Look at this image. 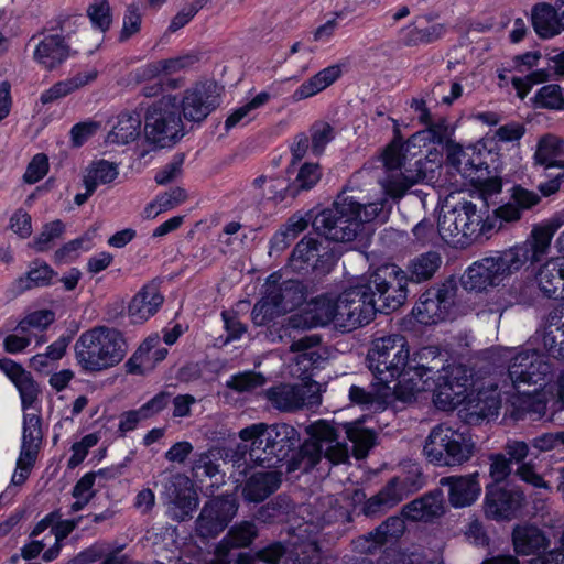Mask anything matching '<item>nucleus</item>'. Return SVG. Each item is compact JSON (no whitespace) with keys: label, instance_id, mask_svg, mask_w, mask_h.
Returning <instances> with one entry per match:
<instances>
[{"label":"nucleus","instance_id":"1","mask_svg":"<svg viewBox=\"0 0 564 564\" xmlns=\"http://www.w3.org/2000/svg\"><path fill=\"white\" fill-rule=\"evenodd\" d=\"M435 354L424 348L413 357L406 339L400 335L377 338L368 351L367 360L376 384L391 387L394 398L411 402L420 393L434 389V403L444 411L460 405L470 415L480 419L496 416L501 404V391L495 378L473 379L471 371L462 364H448L432 381V369L421 362L423 356Z\"/></svg>","mask_w":564,"mask_h":564},{"label":"nucleus","instance_id":"2","mask_svg":"<svg viewBox=\"0 0 564 564\" xmlns=\"http://www.w3.org/2000/svg\"><path fill=\"white\" fill-rule=\"evenodd\" d=\"M406 155L397 145H390L383 153L387 176L380 185L384 197L376 202L361 204L352 196L340 194L333 206L318 213L313 219V227L328 239L348 242L361 236L365 224L373 220L383 212L388 198L399 200L415 184L432 181L437 164L432 160L419 159L414 167L405 163Z\"/></svg>","mask_w":564,"mask_h":564},{"label":"nucleus","instance_id":"3","mask_svg":"<svg viewBox=\"0 0 564 564\" xmlns=\"http://www.w3.org/2000/svg\"><path fill=\"white\" fill-rule=\"evenodd\" d=\"M74 352L84 372L98 373L118 366L127 356L128 344L119 329L96 326L79 335Z\"/></svg>","mask_w":564,"mask_h":564},{"label":"nucleus","instance_id":"4","mask_svg":"<svg viewBox=\"0 0 564 564\" xmlns=\"http://www.w3.org/2000/svg\"><path fill=\"white\" fill-rule=\"evenodd\" d=\"M241 441L249 443L250 457L260 464L275 466L284 460L300 441L299 432L289 424L257 423L239 432Z\"/></svg>","mask_w":564,"mask_h":564},{"label":"nucleus","instance_id":"5","mask_svg":"<svg viewBox=\"0 0 564 564\" xmlns=\"http://www.w3.org/2000/svg\"><path fill=\"white\" fill-rule=\"evenodd\" d=\"M495 225L471 202H462L453 207H443L438 215L437 232L448 245L465 247L494 229Z\"/></svg>","mask_w":564,"mask_h":564},{"label":"nucleus","instance_id":"6","mask_svg":"<svg viewBox=\"0 0 564 564\" xmlns=\"http://www.w3.org/2000/svg\"><path fill=\"white\" fill-rule=\"evenodd\" d=\"M528 260L527 247H513L496 256L482 258L466 270L464 288L481 292L498 286L508 276L518 272Z\"/></svg>","mask_w":564,"mask_h":564},{"label":"nucleus","instance_id":"7","mask_svg":"<svg viewBox=\"0 0 564 564\" xmlns=\"http://www.w3.org/2000/svg\"><path fill=\"white\" fill-rule=\"evenodd\" d=\"M306 433L311 440L305 442L297 453L300 459L293 458L288 462V473L301 467L305 470L313 468L322 455L334 464H339L348 457L346 445L338 441V431L332 423L325 420L316 421L306 427Z\"/></svg>","mask_w":564,"mask_h":564},{"label":"nucleus","instance_id":"8","mask_svg":"<svg viewBox=\"0 0 564 564\" xmlns=\"http://www.w3.org/2000/svg\"><path fill=\"white\" fill-rule=\"evenodd\" d=\"M474 448L467 433L440 424L430 432L423 453L436 466H459L471 458Z\"/></svg>","mask_w":564,"mask_h":564},{"label":"nucleus","instance_id":"9","mask_svg":"<svg viewBox=\"0 0 564 564\" xmlns=\"http://www.w3.org/2000/svg\"><path fill=\"white\" fill-rule=\"evenodd\" d=\"M408 275L395 264H384L361 283L366 299H373L376 314L389 313L402 306L408 296Z\"/></svg>","mask_w":564,"mask_h":564},{"label":"nucleus","instance_id":"10","mask_svg":"<svg viewBox=\"0 0 564 564\" xmlns=\"http://www.w3.org/2000/svg\"><path fill=\"white\" fill-rule=\"evenodd\" d=\"M186 133L175 96H164L153 102L145 115L144 134L149 142L165 148Z\"/></svg>","mask_w":564,"mask_h":564},{"label":"nucleus","instance_id":"11","mask_svg":"<svg viewBox=\"0 0 564 564\" xmlns=\"http://www.w3.org/2000/svg\"><path fill=\"white\" fill-rule=\"evenodd\" d=\"M304 300L302 285L296 281L278 283L272 274L264 283V295L252 310V321L256 325H265L275 317L286 314Z\"/></svg>","mask_w":564,"mask_h":564},{"label":"nucleus","instance_id":"12","mask_svg":"<svg viewBox=\"0 0 564 564\" xmlns=\"http://www.w3.org/2000/svg\"><path fill=\"white\" fill-rule=\"evenodd\" d=\"M358 283L340 293L335 292V328L349 332L369 324L376 316L373 299Z\"/></svg>","mask_w":564,"mask_h":564},{"label":"nucleus","instance_id":"13","mask_svg":"<svg viewBox=\"0 0 564 564\" xmlns=\"http://www.w3.org/2000/svg\"><path fill=\"white\" fill-rule=\"evenodd\" d=\"M177 104L184 120L200 124L219 107V88L212 82L196 84L183 93Z\"/></svg>","mask_w":564,"mask_h":564},{"label":"nucleus","instance_id":"14","mask_svg":"<svg viewBox=\"0 0 564 564\" xmlns=\"http://www.w3.org/2000/svg\"><path fill=\"white\" fill-rule=\"evenodd\" d=\"M238 511V501L235 496H218L208 500L197 520L196 532L202 538H215L221 533Z\"/></svg>","mask_w":564,"mask_h":564},{"label":"nucleus","instance_id":"15","mask_svg":"<svg viewBox=\"0 0 564 564\" xmlns=\"http://www.w3.org/2000/svg\"><path fill=\"white\" fill-rule=\"evenodd\" d=\"M507 351L512 354L508 375L514 389L520 390L521 386L542 384L541 382L550 372V366L541 354L531 349L518 352L507 349Z\"/></svg>","mask_w":564,"mask_h":564},{"label":"nucleus","instance_id":"16","mask_svg":"<svg viewBox=\"0 0 564 564\" xmlns=\"http://www.w3.org/2000/svg\"><path fill=\"white\" fill-rule=\"evenodd\" d=\"M265 395L281 411H294L319 403L318 384L307 379L297 384H280L271 388Z\"/></svg>","mask_w":564,"mask_h":564},{"label":"nucleus","instance_id":"17","mask_svg":"<svg viewBox=\"0 0 564 564\" xmlns=\"http://www.w3.org/2000/svg\"><path fill=\"white\" fill-rule=\"evenodd\" d=\"M170 505L172 518L183 521L191 517L198 506V495L193 481L185 475L176 474L169 476L162 492Z\"/></svg>","mask_w":564,"mask_h":564},{"label":"nucleus","instance_id":"18","mask_svg":"<svg viewBox=\"0 0 564 564\" xmlns=\"http://www.w3.org/2000/svg\"><path fill=\"white\" fill-rule=\"evenodd\" d=\"M41 441L40 416L36 414H24L21 451L12 475V482L14 485L23 484L29 477L36 460Z\"/></svg>","mask_w":564,"mask_h":564},{"label":"nucleus","instance_id":"19","mask_svg":"<svg viewBox=\"0 0 564 564\" xmlns=\"http://www.w3.org/2000/svg\"><path fill=\"white\" fill-rule=\"evenodd\" d=\"M525 505L523 492L517 488L487 487L484 512L487 518L509 521L519 516Z\"/></svg>","mask_w":564,"mask_h":564},{"label":"nucleus","instance_id":"20","mask_svg":"<svg viewBox=\"0 0 564 564\" xmlns=\"http://www.w3.org/2000/svg\"><path fill=\"white\" fill-rule=\"evenodd\" d=\"M335 292H327L313 297L289 318L288 326L305 329L333 325L335 327Z\"/></svg>","mask_w":564,"mask_h":564},{"label":"nucleus","instance_id":"21","mask_svg":"<svg viewBox=\"0 0 564 564\" xmlns=\"http://www.w3.org/2000/svg\"><path fill=\"white\" fill-rule=\"evenodd\" d=\"M542 55L540 52H527L513 57V68L519 73L530 70L525 76H514L511 78V85L516 90L518 98L523 100L533 86L545 84L552 78V72L549 68H536L534 69L541 59Z\"/></svg>","mask_w":564,"mask_h":564},{"label":"nucleus","instance_id":"22","mask_svg":"<svg viewBox=\"0 0 564 564\" xmlns=\"http://www.w3.org/2000/svg\"><path fill=\"white\" fill-rule=\"evenodd\" d=\"M512 544L514 552L520 556L534 555L535 558H543L551 562L555 557V552L545 551L550 547V539L545 533L533 524H517L512 530Z\"/></svg>","mask_w":564,"mask_h":564},{"label":"nucleus","instance_id":"23","mask_svg":"<svg viewBox=\"0 0 564 564\" xmlns=\"http://www.w3.org/2000/svg\"><path fill=\"white\" fill-rule=\"evenodd\" d=\"M451 306L452 301L445 290H430L422 294L412 314L419 323L432 325L444 321Z\"/></svg>","mask_w":564,"mask_h":564},{"label":"nucleus","instance_id":"24","mask_svg":"<svg viewBox=\"0 0 564 564\" xmlns=\"http://www.w3.org/2000/svg\"><path fill=\"white\" fill-rule=\"evenodd\" d=\"M167 355L158 334L149 336L126 362L127 372L144 375L155 368Z\"/></svg>","mask_w":564,"mask_h":564},{"label":"nucleus","instance_id":"25","mask_svg":"<svg viewBox=\"0 0 564 564\" xmlns=\"http://www.w3.org/2000/svg\"><path fill=\"white\" fill-rule=\"evenodd\" d=\"M164 297L155 284L144 285L130 301L127 310L132 324H143L156 314Z\"/></svg>","mask_w":564,"mask_h":564},{"label":"nucleus","instance_id":"26","mask_svg":"<svg viewBox=\"0 0 564 564\" xmlns=\"http://www.w3.org/2000/svg\"><path fill=\"white\" fill-rule=\"evenodd\" d=\"M440 482L442 486L448 487V500L455 508L470 506L481 492L478 474L476 473L467 476L442 478Z\"/></svg>","mask_w":564,"mask_h":564},{"label":"nucleus","instance_id":"27","mask_svg":"<svg viewBox=\"0 0 564 564\" xmlns=\"http://www.w3.org/2000/svg\"><path fill=\"white\" fill-rule=\"evenodd\" d=\"M405 530L404 520L401 517H390L379 525L375 532L356 541V549L362 553H372L378 547L398 539Z\"/></svg>","mask_w":564,"mask_h":564},{"label":"nucleus","instance_id":"28","mask_svg":"<svg viewBox=\"0 0 564 564\" xmlns=\"http://www.w3.org/2000/svg\"><path fill=\"white\" fill-rule=\"evenodd\" d=\"M343 75V66L334 64L327 66L303 82L292 94L291 98L294 102L308 99L322 93L332 86Z\"/></svg>","mask_w":564,"mask_h":564},{"label":"nucleus","instance_id":"29","mask_svg":"<svg viewBox=\"0 0 564 564\" xmlns=\"http://www.w3.org/2000/svg\"><path fill=\"white\" fill-rule=\"evenodd\" d=\"M444 513V501L441 491L431 492L415 499L402 508L401 514L411 521H431Z\"/></svg>","mask_w":564,"mask_h":564},{"label":"nucleus","instance_id":"30","mask_svg":"<svg viewBox=\"0 0 564 564\" xmlns=\"http://www.w3.org/2000/svg\"><path fill=\"white\" fill-rule=\"evenodd\" d=\"M281 484V473L276 470L254 471L247 480L242 495L246 500L260 502L273 494Z\"/></svg>","mask_w":564,"mask_h":564},{"label":"nucleus","instance_id":"31","mask_svg":"<svg viewBox=\"0 0 564 564\" xmlns=\"http://www.w3.org/2000/svg\"><path fill=\"white\" fill-rule=\"evenodd\" d=\"M67 56V45L64 39L58 34L45 35L37 42L33 52L34 59L48 69L59 65Z\"/></svg>","mask_w":564,"mask_h":564},{"label":"nucleus","instance_id":"32","mask_svg":"<svg viewBox=\"0 0 564 564\" xmlns=\"http://www.w3.org/2000/svg\"><path fill=\"white\" fill-rule=\"evenodd\" d=\"M533 158L535 164L546 169L557 167L562 170V164L564 163V139L553 133L542 135L538 140Z\"/></svg>","mask_w":564,"mask_h":564},{"label":"nucleus","instance_id":"33","mask_svg":"<svg viewBox=\"0 0 564 564\" xmlns=\"http://www.w3.org/2000/svg\"><path fill=\"white\" fill-rule=\"evenodd\" d=\"M394 397L391 387L376 384L373 382L372 391H367L358 386L349 388V400L364 409L372 411H382L390 399Z\"/></svg>","mask_w":564,"mask_h":564},{"label":"nucleus","instance_id":"34","mask_svg":"<svg viewBox=\"0 0 564 564\" xmlns=\"http://www.w3.org/2000/svg\"><path fill=\"white\" fill-rule=\"evenodd\" d=\"M536 281L541 291L547 296H564V256L547 260L539 270Z\"/></svg>","mask_w":564,"mask_h":564},{"label":"nucleus","instance_id":"35","mask_svg":"<svg viewBox=\"0 0 564 564\" xmlns=\"http://www.w3.org/2000/svg\"><path fill=\"white\" fill-rule=\"evenodd\" d=\"M562 223L557 218L550 219L535 226L531 232V239L528 243L520 247H527L529 250L528 261H539L547 251L554 234L560 229Z\"/></svg>","mask_w":564,"mask_h":564},{"label":"nucleus","instance_id":"36","mask_svg":"<svg viewBox=\"0 0 564 564\" xmlns=\"http://www.w3.org/2000/svg\"><path fill=\"white\" fill-rule=\"evenodd\" d=\"M412 489L404 481L393 478L378 495L366 503V512L372 514L389 509L403 500Z\"/></svg>","mask_w":564,"mask_h":564},{"label":"nucleus","instance_id":"37","mask_svg":"<svg viewBox=\"0 0 564 564\" xmlns=\"http://www.w3.org/2000/svg\"><path fill=\"white\" fill-rule=\"evenodd\" d=\"M532 24L536 34L543 39L553 37L564 31L562 13L558 15L553 7L545 3L533 9Z\"/></svg>","mask_w":564,"mask_h":564},{"label":"nucleus","instance_id":"38","mask_svg":"<svg viewBox=\"0 0 564 564\" xmlns=\"http://www.w3.org/2000/svg\"><path fill=\"white\" fill-rule=\"evenodd\" d=\"M539 200L540 197L534 192L516 187L512 193V202L497 208L495 216L503 221H516L520 219L522 209L533 207Z\"/></svg>","mask_w":564,"mask_h":564},{"label":"nucleus","instance_id":"39","mask_svg":"<svg viewBox=\"0 0 564 564\" xmlns=\"http://www.w3.org/2000/svg\"><path fill=\"white\" fill-rule=\"evenodd\" d=\"M321 243L313 237H304L293 250L290 259V265L295 271H303L308 267L317 268L321 258L327 253L321 254Z\"/></svg>","mask_w":564,"mask_h":564},{"label":"nucleus","instance_id":"40","mask_svg":"<svg viewBox=\"0 0 564 564\" xmlns=\"http://www.w3.org/2000/svg\"><path fill=\"white\" fill-rule=\"evenodd\" d=\"M141 121L138 116L120 115L106 137L107 144L123 145L134 141L140 134Z\"/></svg>","mask_w":564,"mask_h":564},{"label":"nucleus","instance_id":"41","mask_svg":"<svg viewBox=\"0 0 564 564\" xmlns=\"http://www.w3.org/2000/svg\"><path fill=\"white\" fill-rule=\"evenodd\" d=\"M57 273L45 262L34 261L26 274L14 282V288L19 292L31 290L33 288L46 286L52 283Z\"/></svg>","mask_w":564,"mask_h":564},{"label":"nucleus","instance_id":"42","mask_svg":"<svg viewBox=\"0 0 564 564\" xmlns=\"http://www.w3.org/2000/svg\"><path fill=\"white\" fill-rule=\"evenodd\" d=\"M257 535V530L251 522H241L232 527L226 538L217 546V557L225 558L229 547L248 546Z\"/></svg>","mask_w":564,"mask_h":564},{"label":"nucleus","instance_id":"43","mask_svg":"<svg viewBox=\"0 0 564 564\" xmlns=\"http://www.w3.org/2000/svg\"><path fill=\"white\" fill-rule=\"evenodd\" d=\"M534 109L564 110V88L558 84H546L539 88L529 100Z\"/></svg>","mask_w":564,"mask_h":564},{"label":"nucleus","instance_id":"44","mask_svg":"<svg viewBox=\"0 0 564 564\" xmlns=\"http://www.w3.org/2000/svg\"><path fill=\"white\" fill-rule=\"evenodd\" d=\"M270 99L268 93H260L247 104L234 109L225 120V129L231 130L238 127H245L251 122L256 110L263 106Z\"/></svg>","mask_w":564,"mask_h":564},{"label":"nucleus","instance_id":"45","mask_svg":"<svg viewBox=\"0 0 564 564\" xmlns=\"http://www.w3.org/2000/svg\"><path fill=\"white\" fill-rule=\"evenodd\" d=\"M441 257L436 252H426L415 257L408 265V279L422 282L431 279L441 265Z\"/></svg>","mask_w":564,"mask_h":564},{"label":"nucleus","instance_id":"46","mask_svg":"<svg viewBox=\"0 0 564 564\" xmlns=\"http://www.w3.org/2000/svg\"><path fill=\"white\" fill-rule=\"evenodd\" d=\"M349 441L354 444V455L364 458L375 444V434L371 430L362 426L361 421L344 424Z\"/></svg>","mask_w":564,"mask_h":564},{"label":"nucleus","instance_id":"47","mask_svg":"<svg viewBox=\"0 0 564 564\" xmlns=\"http://www.w3.org/2000/svg\"><path fill=\"white\" fill-rule=\"evenodd\" d=\"M310 218L294 215L271 239V249L281 251L285 249L302 231L307 228Z\"/></svg>","mask_w":564,"mask_h":564},{"label":"nucleus","instance_id":"48","mask_svg":"<svg viewBox=\"0 0 564 564\" xmlns=\"http://www.w3.org/2000/svg\"><path fill=\"white\" fill-rule=\"evenodd\" d=\"M321 337L318 335H305L299 339L293 340L291 344V351L297 352L296 361H308L315 365L322 359Z\"/></svg>","mask_w":564,"mask_h":564},{"label":"nucleus","instance_id":"49","mask_svg":"<svg viewBox=\"0 0 564 564\" xmlns=\"http://www.w3.org/2000/svg\"><path fill=\"white\" fill-rule=\"evenodd\" d=\"M118 176V169L113 163L108 161H98L94 163L85 178V187L90 192H95L97 186L112 182Z\"/></svg>","mask_w":564,"mask_h":564},{"label":"nucleus","instance_id":"50","mask_svg":"<svg viewBox=\"0 0 564 564\" xmlns=\"http://www.w3.org/2000/svg\"><path fill=\"white\" fill-rule=\"evenodd\" d=\"M474 154V150H464L460 147L453 148L448 154L449 162L465 178H469L471 182L475 181L474 172L478 170L481 163L479 156H477V160L471 158Z\"/></svg>","mask_w":564,"mask_h":564},{"label":"nucleus","instance_id":"51","mask_svg":"<svg viewBox=\"0 0 564 564\" xmlns=\"http://www.w3.org/2000/svg\"><path fill=\"white\" fill-rule=\"evenodd\" d=\"M87 17L95 30L106 33L112 24V11L108 0H93L87 9Z\"/></svg>","mask_w":564,"mask_h":564},{"label":"nucleus","instance_id":"52","mask_svg":"<svg viewBox=\"0 0 564 564\" xmlns=\"http://www.w3.org/2000/svg\"><path fill=\"white\" fill-rule=\"evenodd\" d=\"M102 475V470L97 474L84 475L75 485L73 489V497L75 501L70 506L72 512H77L84 509L94 497L93 487L97 476Z\"/></svg>","mask_w":564,"mask_h":564},{"label":"nucleus","instance_id":"53","mask_svg":"<svg viewBox=\"0 0 564 564\" xmlns=\"http://www.w3.org/2000/svg\"><path fill=\"white\" fill-rule=\"evenodd\" d=\"M55 321V313L51 310H39L25 315L17 325L15 332L31 333L32 329L44 330Z\"/></svg>","mask_w":564,"mask_h":564},{"label":"nucleus","instance_id":"54","mask_svg":"<svg viewBox=\"0 0 564 564\" xmlns=\"http://www.w3.org/2000/svg\"><path fill=\"white\" fill-rule=\"evenodd\" d=\"M191 63V58L187 56H180L169 59H162L154 62L152 64L147 65L142 69V76L144 78L156 77L162 74H173L176 73L184 67H186Z\"/></svg>","mask_w":564,"mask_h":564},{"label":"nucleus","instance_id":"55","mask_svg":"<svg viewBox=\"0 0 564 564\" xmlns=\"http://www.w3.org/2000/svg\"><path fill=\"white\" fill-rule=\"evenodd\" d=\"M13 383L19 390L23 411L32 408L40 394L39 384L33 380L32 376L24 371Z\"/></svg>","mask_w":564,"mask_h":564},{"label":"nucleus","instance_id":"56","mask_svg":"<svg viewBox=\"0 0 564 564\" xmlns=\"http://www.w3.org/2000/svg\"><path fill=\"white\" fill-rule=\"evenodd\" d=\"M254 186L262 188V195L268 199H283L288 191L292 195H296V192L289 186L284 178H267L264 176L258 177L253 182Z\"/></svg>","mask_w":564,"mask_h":564},{"label":"nucleus","instance_id":"57","mask_svg":"<svg viewBox=\"0 0 564 564\" xmlns=\"http://www.w3.org/2000/svg\"><path fill=\"white\" fill-rule=\"evenodd\" d=\"M98 442L99 435L97 433L87 434L80 441L75 442L70 447L72 455L68 458L67 466L69 468H75L80 465L86 458L89 449L96 446Z\"/></svg>","mask_w":564,"mask_h":564},{"label":"nucleus","instance_id":"58","mask_svg":"<svg viewBox=\"0 0 564 564\" xmlns=\"http://www.w3.org/2000/svg\"><path fill=\"white\" fill-rule=\"evenodd\" d=\"M265 378L260 373L242 372L231 377L227 386L238 392H249L262 387Z\"/></svg>","mask_w":564,"mask_h":564},{"label":"nucleus","instance_id":"59","mask_svg":"<svg viewBox=\"0 0 564 564\" xmlns=\"http://www.w3.org/2000/svg\"><path fill=\"white\" fill-rule=\"evenodd\" d=\"M283 554L281 544H273L260 551L256 556L250 554H240L237 564H259L262 561L268 564H276Z\"/></svg>","mask_w":564,"mask_h":564},{"label":"nucleus","instance_id":"60","mask_svg":"<svg viewBox=\"0 0 564 564\" xmlns=\"http://www.w3.org/2000/svg\"><path fill=\"white\" fill-rule=\"evenodd\" d=\"M64 231V225L59 220H55L46 224L40 235L33 241V248L36 251L47 250L51 242L62 236Z\"/></svg>","mask_w":564,"mask_h":564},{"label":"nucleus","instance_id":"61","mask_svg":"<svg viewBox=\"0 0 564 564\" xmlns=\"http://www.w3.org/2000/svg\"><path fill=\"white\" fill-rule=\"evenodd\" d=\"M321 178V171L317 164H304L291 186L296 193L300 189H310L317 184Z\"/></svg>","mask_w":564,"mask_h":564},{"label":"nucleus","instance_id":"62","mask_svg":"<svg viewBox=\"0 0 564 564\" xmlns=\"http://www.w3.org/2000/svg\"><path fill=\"white\" fill-rule=\"evenodd\" d=\"M141 22L142 15L140 10L134 6L128 7L122 20L120 41H126L137 34L141 29Z\"/></svg>","mask_w":564,"mask_h":564},{"label":"nucleus","instance_id":"63","mask_svg":"<svg viewBox=\"0 0 564 564\" xmlns=\"http://www.w3.org/2000/svg\"><path fill=\"white\" fill-rule=\"evenodd\" d=\"M48 172V160L44 154H36L29 163L24 173V181L34 184L42 180Z\"/></svg>","mask_w":564,"mask_h":564},{"label":"nucleus","instance_id":"64","mask_svg":"<svg viewBox=\"0 0 564 564\" xmlns=\"http://www.w3.org/2000/svg\"><path fill=\"white\" fill-rule=\"evenodd\" d=\"M333 138L334 129L329 123L319 121L312 127V147L315 152H322Z\"/></svg>","mask_w":564,"mask_h":564}]
</instances>
